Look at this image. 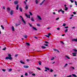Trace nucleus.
Listing matches in <instances>:
<instances>
[{
  "instance_id": "33",
  "label": "nucleus",
  "mask_w": 77,
  "mask_h": 77,
  "mask_svg": "<svg viewBox=\"0 0 77 77\" xmlns=\"http://www.w3.org/2000/svg\"><path fill=\"white\" fill-rule=\"evenodd\" d=\"M71 68H72V69H73V70L75 69V68H74V67L72 66L71 67Z\"/></svg>"
},
{
  "instance_id": "39",
  "label": "nucleus",
  "mask_w": 77,
  "mask_h": 77,
  "mask_svg": "<svg viewBox=\"0 0 77 77\" xmlns=\"http://www.w3.org/2000/svg\"><path fill=\"white\" fill-rule=\"evenodd\" d=\"M6 48L5 47L4 48L2 49V50H6Z\"/></svg>"
},
{
  "instance_id": "23",
  "label": "nucleus",
  "mask_w": 77,
  "mask_h": 77,
  "mask_svg": "<svg viewBox=\"0 0 77 77\" xmlns=\"http://www.w3.org/2000/svg\"><path fill=\"white\" fill-rule=\"evenodd\" d=\"M18 7H19L18 5H17V6L16 7V10H18Z\"/></svg>"
},
{
  "instance_id": "44",
  "label": "nucleus",
  "mask_w": 77,
  "mask_h": 77,
  "mask_svg": "<svg viewBox=\"0 0 77 77\" xmlns=\"http://www.w3.org/2000/svg\"><path fill=\"white\" fill-rule=\"evenodd\" d=\"M8 55L9 57H11V54H8Z\"/></svg>"
},
{
  "instance_id": "15",
  "label": "nucleus",
  "mask_w": 77,
  "mask_h": 77,
  "mask_svg": "<svg viewBox=\"0 0 77 77\" xmlns=\"http://www.w3.org/2000/svg\"><path fill=\"white\" fill-rule=\"evenodd\" d=\"M68 63L65 64L64 66V68H66V67L67 66H68Z\"/></svg>"
},
{
  "instance_id": "22",
  "label": "nucleus",
  "mask_w": 77,
  "mask_h": 77,
  "mask_svg": "<svg viewBox=\"0 0 77 77\" xmlns=\"http://www.w3.org/2000/svg\"><path fill=\"white\" fill-rule=\"evenodd\" d=\"M20 63H22L23 64H25V63L24 62L22 61V60H21L20 61Z\"/></svg>"
},
{
  "instance_id": "20",
  "label": "nucleus",
  "mask_w": 77,
  "mask_h": 77,
  "mask_svg": "<svg viewBox=\"0 0 77 77\" xmlns=\"http://www.w3.org/2000/svg\"><path fill=\"white\" fill-rule=\"evenodd\" d=\"M1 27L2 28L3 30H4V29H5V28H4V27H3V25H1Z\"/></svg>"
},
{
  "instance_id": "25",
  "label": "nucleus",
  "mask_w": 77,
  "mask_h": 77,
  "mask_svg": "<svg viewBox=\"0 0 77 77\" xmlns=\"http://www.w3.org/2000/svg\"><path fill=\"white\" fill-rule=\"evenodd\" d=\"M25 9H28V6L27 5H26V6L25 7Z\"/></svg>"
},
{
  "instance_id": "4",
  "label": "nucleus",
  "mask_w": 77,
  "mask_h": 77,
  "mask_svg": "<svg viewBox=\"0 0 77 77\" xmlns=\"http://www.w3.org/2000/svg\"><path fill=\"white\" fill-rule=\"evenodd\" d=\"M5 59L6 60L9 59L10 60H11V59H12V58L11 57H5Z\"/></svg>"
},
{
  "instance_id": "6",
  "label": "nucleus",
  "mask_w": 77,
  "mask_h": 77,
  "mask_svg": "<svg viewBox=\"0 0 77 77\" xmlns=\"http://www.w3.org/2000/svg\"><path fill=\"white\" fill-rule=\"evenodd\" d=\"M14 10H11L10 12V15H13V14H14Z\"/></svg>"
},
{
  "instance_id": "1",
  "label": "nucleus",
  "mask_w": 77,
  "mask_h": 77,
  "mask_svg": "<svg viewBox=\"0 0 77 77\" xmlns=\"http://www.w3.org/2000/svg\"><path fill=\"white\" fill-rule=\"evenodd\" d=\"M73 51H74V52L72 53V54H73L72 56H77V50L76 49H74L73 50Z\"/></svg>"
},
{
  "instance_id": "12",
  "label": "nucleus",
  "mask_w": 77,
  "mask_h": 77,
  "mask_svg": "<svg viewBox=\"0 0 77 77\" xmlns=\"http://www.w3.org/2000/svg\"><path fill=\"white\" fill-rule=\"evenodd\" d=\"M8 12H9L11 11V8H7Z\"/></svg>"
},
{
  "instance_id": "8",
  "label": "nucleus",
  "mask_w": 77,
  "mask_h": 77,
  "mask_svg": "<svg viewBox=\"0 0 77 77\" xmlns=\"http://www.w3.org/2000/svg\"><path fill=\"white\" fill-rule=\"evenodd\" d=\"M72 41H75V42H77V38H73V39H72Z\"/></svg>"
},
{
  "instance_id": "2",
  "label": "nucleus",
  "mask_w": 77,
  "mask_h": 77,
  "mask_svg": "<svg viewBox=\"0 0 77 77\" xmlns=\"http://www.w3.org/2000/svg\"><path fill=\"white\" fill-rule=\"evenodd\" d=\"M20 17L21 18V20L22 21V22H23V23L25 24H26V22L24 20V19H23V17H22V16H20Z\"/></svg>"
},
{
  "instance_id": "27",
  "label": "nucleus",
  "mask_w": 77,
  "mask_h": 77,
  "mask_svg": "<svg viewBox=\"0 0 77 77\" xmlns=\"http://www.w3.org/2000/svg\"><path fill=\"white\" fill-rule=\"evenodd\" d=\"M45 69H47V70H49L50 69H49L47 67H45Z\"/></svg>"
},
{
  "instance_id": "18",
  "label": "nucleus",
  "mask_w": 77,
  "mask_h": 77,
  "mask_svg": "<svg viewBox=\"0 0 77 77\" xmlns=\"http://www.w3.org/2000/svg\"><path fill=\"white\" fill-rule=\"evenodd\" d=\"M54 51H57V52H59V51H58V50H57L56 49H54Z\"/></svg>"
},
{
  "instance_id": "47",
  "label": "nucleus",
  "mask_w": 77,
  "mask_h": 77,
  "mask_svg": "<svg viewBox=\"0 0 77 77\" xmlns=\"http://www.w3.org/2000/svg\"><path fill=\"white\" fill-rule=\"evenodd\" d=\"M72 75H69L68 76H66V77H72Z\"/></svg>"
},
{
  "instance_id": "45",
  "label": "nucleus",
  "mask_w": 77,
  "mask_h": 77,
  "mask_svg": "<svg viewBox=\"0 0 77 77\" xmlns=\"http://www.w3.org/2000/svg\"><path fill=\"white\" fill-rule=\"evenodd\" d=\"M61 12H62V14H64V11L62 10Z\"/></svg>"
},
{
  "instance_id": "3",
  "label": "nucleus",
  "mask_w": 77,
  "mask_h": 77,
  "mask_svg": "<svg viewBox=\"0 0 77 77\" xmlns=\"http://www.w3.org/2000/svg\"><path fill=\"white\" fill-rule=\"evenodd\" d=\"M37 17L38 19V20H42V17H41V16L39 15H37Z\"/></svg>"
},
{
  "instance_id": "37",
  "label": "nucleus",
  "mask_w": 77,
  "mask_h": 77,
  "mask_svg": "<svg viewBox=\"0 0 77 77\" xmlns=\"http://www.w3.org/2000/svg\"><path fill=\"white\" fill-rule=\"evenodd\" d=\"M2 70L4 72H5V71H6V69H2Z\"/></svg>"
},
{
  "instance_id": "9",
  "label": "nucleus",
  "mask_w": 77,
  "mask_h": 77,
  "mask_svg": "<svg viewBox=\"0 0 77 77\" xmlns=\"http://www.w3.org/2000/svg\"><path fill=\"white\" fill-rule=\"evenodd\" d=\"M11 30H12L13 32L14 31H15V28H14V26H12L11 27Z\"/></svg>"
},
{
  "instance_id": "24",
  "label": "nucleus",
  "mask_w": 77,
  "mask_h": 77,
  "mask_svg": "<svg viewBox=\"0 0 77 77\" xmlns=\"http://www.w3.org/2000/svg\"><path fill=\"white\" fill-rule=\"evenodd\" d=\"M31 20L32 21H34V19H33V17H32Z\"/></svg>"
},
{
  "instance_id": "64",
  "label": "nucleus",
  "mask_w": 77,
  "mask_h": 77,
  "mask_svg": "<svg viewBox=\"0 0 77 77\" xmlns=\"http://www.w3.org/2000/svg\"><path fill=\"white\" fill-rule=\"evenodd\" d=\"M71 17H73L74 16V15L72 14L71 15Z\"/></svg>"
},
{
  "instance_id": "11",
  "label": "nucleus",
  "mask_w": 77,
  "mask_h": 77,
  "mask_svg": "<svg viewBox=\"0 0 77 77\" xmlns=\"http://www.w3.org/2000/svg\"><path fill=\"white\" fill-rule=\"evenodd\" d=\"M45 2V1H44V0H43V1H42L41 3H40V5H42L44 3V2Z\"/></svg>"
},
{
  "instance_id": "7",
  "label": "nucleus",
  "mask_w": 77,
  "mask_h": 77,
  "mask_svg": "<svg viewBox=\"0 0 77 77\" xmlns=\"http://www.w3.org/2000/svg\"><path fill=\"white\" fill-rule=\"evenodd\" d=\"M35 2L36 5H38V4L39 3V1H38V0H35Z\"/></svg>"
},
{
  "instance_id": "60",
  "label": "nucleus",
  "mask_w": 77,
  "mask_h": 77,
  "mask_svg": "<svg viewBox=\"0 0 77 77\" xmlns=\"http://www.w3.org/2000/svg\"><path fill=\"white\" fill-rule=\"evenodd\" d=\"M24 3L25 4V5H26V1H24Z\"/></svg>"
},
{
  "instance_id": "51",
  "label": "nucleus",
  "mask_w": 77,
  "mask_h": 77,
  "mask_svg": "<svg viewBox=\"0 0 77 77\" xmlns=\"http://www.w3.org/2000/svg\"><path fill=\"white\" fill-rule=\"evenodd\" d=\"M37 26H40V24H37Z\"/></svg>"
},
{
  "instance_id": "38",
  "label": "nucleus",
  "mask_w": 77,
  "mask_h": 77,
  "mask_svg": "<svg viewBox=\"0 0 77 77\" xmlns=\"http://www.w3.org/2000/svg\"><path fill=\"white\" fill-rule=\"evenodd\" d=\"M32 75H33V76H35V75H36V74L35 73H33L32 74Z\"/></svg>"
},
{
  "instance_id": "5",
  "label": "nucleus",
  "mask_w": 77,
  "mask_h": 77,
  "mask_svg": "<svg viewBox=\"0 0 77 77\" xmlns=\"http://www.w3.org/2000/svg\"><path fill=\"white\" fill-rule=\"evenodd\" d=\"M25 16L27 17V18H30V15H29L28 16L27 15V14H25Z\"/></svg>"
},
{
  "instance_id": "32",
  "label": "nucleus",
  "mask_w": 77,
  "mask_h": 77,
  "mask_svg": "<svg viewBox=\"0 0 77 77\" xmlns=\"http://www.w3.org/2000/svg\"><path fill=\"white\" fill-rule=\"evenodd\" d=\"M68 32V29H66L64 31V32H65V33H66V32Z\"/></svg>"
},
{
  "instance_id": "17",
  "label": "nucleus",
  "mask_w": 77,
  "mask_h": 77,
  "mask_svg": "<svg viewBox=\"0 0 77 77\" xmlns=\"http://www.w3.org/2000/svg\"><path fill=\"white\" fill-rule=\"evenodd\" d=\"M72 76H73V77H77V75H76L75 74H72Z\"/></svg>"
},
{
  "instance_id": "34",
  "label": "nucleus",
  "mask_w": 77,
  "mask_h": 77,
  "mask_svg": "<svg viewBox=\"0 0 77 77\" xmlns=\"http://www.w3.org/2000/svg\"><path fill=\"white\" fill-rule=\"evenodd\" d=\"M54 57H52L51 58V60H54Z\"/></svg>"
},
{
  "instance_id": "49",
  "label": "nucleus",
  "mask_w": 77,
  "mask_h": 77,
  "mask_svg": "<svg viewBox=\"0 0 77 77\" xmlns=\"http://www.w3.org/2000/svg\"><path fill=\"white\" fill-rule=\"evenodd\" d=\"M45 36H46V37H47V38H50L49 35H45Z\"/></svg>"
},
{
  "instance_id": "21",
  "label": "nucleus",
  "mask_w": 77,
  "mask_h": 77,
  "mask_svg": "<svg viewBox=\"0 0 77 77\" xmlns=\"http://www.w3.org/2000/svg\"><path fill=\"white\" fill-rule=\"evenodd\" d=\"M12 69H10L8 70V72H10L11 71H12Z\"/></svg>"
},
{
  "instance_id": "62",
  "label": "nucleus",
  "mask_w": 77,
  "mask_h": 77,
  "mask_svg": "<svg viewBox=\"0 0 77 77\" xmlns=\"http://www.w3.org/2000/svg\"><path fill=\"white\" fill-rule=\"evenodd\" d=\"M3 9H5V7H3Z\"/></svg>"
},
{
  "instance_id": "59",
  "label": "nucleus",
  "mask_w": 77,
  "mask_h": 77,
  "mask_svg": "<svg viewBox=\"0 0 77 77\" xmlns=\"http://www.w3.org/2000/svg\"><path fill=\"white\" fill-rule=\"evenodd\" d=\"M51 35V33H48V36H50V35Z\"/></svg>"
},
{
  "instance_id": "28",
  "label": "nucleus",
  "mask_w": 77,
  "mask_h": 77,
  "mask_svg": "<svg viewBox=\"0 0 77 77\" xmlns=\"http://www.w3.org/2000/svg\"><path fill=\"white\" fill-rule=\"evenodd\" d=\"M65 11H67L68 10V8L67 7H65V8L64 9Z\"/></svg>"
},
{
  "instance_id": "54",
  "label": "nucleus",
  "mask_w": 77,
  "mask_h": 77,
  "mask_svg": "<svg viewBox=\"0 0 77 77\" xmlns=\"http://www.w3.org/2000/svg\"><path fill=\"white\" fill-rule=\"evenodd\" d=\"M60 42H61V43H62L63 44H64V43H63V42L62 41H60Z\"/></svg>"
},
{
  "instance_id": "43",
  "label": "nucleus",
  "mask_w": 77,
  "mask_h": 77,
  "mask_svg": "<svg viewBox=\"0 0 77 77\" xmlns=\"http://www.w3.org/2000/svg\"><path fill=\"white\" fill-rule=\"evenodd\" d=\"M53 70L51 69H50V72H53Z\"/></svg>"
},
{
  "instance_id": "35",
  "label": "nucleus",
  "mask_w": 77,
  "mask_h": 77,
  "mask_svg": "<svg viewBox=\"0 0 77 77\" xmlns=\"http://www.w3.org/2000/svg\"><path fill=\"white\" fill-rule=\"evenodd\" d=\"M29 73L30 74H33V72H29Z\"/></svg>"
},
{
  "instance_id": "10",
  "label": "nucleus",
  "mask_w": 77,
  "mask_h": 77,
  "mask_svg": "<svg viewBox=\"0 0 77 77\" xmlns=\"http://www.w3.org/2000/svg\"><path fill=\"white\" fill-rule=\"evenodd\" d=\"M14 3L15 5H17L18 3V1H16L14 2Z\"/></svg>"
},
{
  "instance_id": "46",
  "label": "nucleus",
  "mask_w": 77,
  "mask_h": 77,
  "mask_svg": "<svg viewBox=\"0 0 77 77\" xmlns=\"http://www.w3.org/2000/svg\"><path fill=\"white\" fill-rule=\"evenodd\" d=\"M63 26H66V24L65 23H63Z\"/></svg>"
},
{
  "instance_id": "48",
  "label": "nucleus",
  "mask_w": 77,
  "mask_h": 77,
  "mask_svg": "<svg viewBox=\"0 0 77 77\" xmlns=\"http://www.w3.org/2000/svg\"><path fill=\"white\" fill-rule=\"evenodd\" d=\"M44 45H45V46H46L47 47H48V45L47 44H45Z\"/></svg>"
},
{
  "instance_id": "29",
  "label": "nucleus",
  "mask_w": 77,
  "mask_h": 77,
  "mask_svg": "<svg viewBox=\"0 0 77 77\" xmlns=\"http://www.w3.org/2000/svg\"><path fill=\"white\" fill-rule=\"evenodd\" d=\"M29 26H30V27H32V25H31V24H30V23H28Z\"/></svg>"
},
{
  "instance_id": "57",
  "label": "nucleus",
  "mask_w": 77,
  "mask_h": 77,
  "mask_svg": "<svg viewBox=\"0 0 77 77\" xmlns=\"http://www.w3.org/2000/svg\"><path fill=\"white\" fill-rule=\"evenodd\" d=\"M73 13L75 14V15L76 14V13L75 12H73Z\"/></svg>"
},
{
  "instance_id": "13",
  "label": "nucleus",
  "mask_w": 77,
  "mask_h": 77,
  "mask_svg": "<svg viewBox=\"0 0 77 77\" xmlns=\"http://www.w3.org/2000/svg\"><path fill=\"white\" fill-rule=\"evenodd\" d=\"M23 67L25 68H29V66H24Z\"/></svg>"
},
{
  "instance_id": "61",
  "label": "nucleus",
  "mask_w": 77,
  "mask_h": 77,
  "mask_svg": "<svg viewBox=\"0 0 77 77\" xmlns=\"http://www.w3.org/2000/svg\"><path fill=\"white\" fill-rule=\"evenodd\" d=\"M45 43H46V44H48V42H45Z\"/></svg>"
},
{
  "instance_id": "41",
  "label": "nucleus",
  "mask_w": 77,
  "mask_h": 77,
  "mask_svg": "<svg viewBox=\"0 0 77 77\" xmlns=\"http://www.w3.org/2000/svg\"><path fill=\"white\" fill-rule=\"evenodd\" d=\"M29 14L30 15H33V14H32V13H31V12H29Z\"/></svg>"
},
{
  "instance_id": "52",
  "label": "nucleus",
  "mask_w": 77,
  "mask_h": 77,
  "mask_svg": "<svg viewBox=\"0 0 77 77\" xmlns=\"http://www.w3.org/2000/svg\"><path fill=\"white\" fill-rule=\"evenodd\" d=\"M57 29L58 30H60V28L59 27H58L57 28Z\"/></svg>"
},
{
  "instance_id": "53",
  "label": "nucleus",
  "mask_w": 77,
  "mask_h": 77,
  "mask_svg": "<svg viewBox=\"0 0 77 77\" xmlns=\"http://www.w3.org/2000/svg\"><path fill=\"white\" fill-rule=\"evenodd\" d=\"M59 18L57 17V18L56 19V20H59Z\"/></svg>"
},
{
  "instance_id": "55",
  "label": "nucleus",
  "mask_w": 77,
  "mask_h": 77,
  "mask_svg": "<svg viewBox=\"0 0 77 77\" xmlns=\"http://www.w3.org/2000/svg\"><path fill=\"white\" fill-rule=\"evenodd\" d=\"M26 61H27V62H29V61H30V60L29 59H27Z\"/></svg>"
},
{
  "instance_id": "63",
  "label": "nucleus",
  "mask_w": 77,
  "mask_h": 77,
  "mask_svg": "<svg viewBox=\"0 0 77 77\" xmlns=\"http://www.w3.org/2000/svg\"><path fill=\"white\" fill-rule=\"evenodd\" d=\"M71 2L72 3H73V2H74V1H72H72H71Z\"/></svg>"
},
{
  "instance_id": "36",
  "label": "nucleus",
  "mask_w": 77,
  "mask_h": 77,
  "mask_svg": "<svg viewBox=\"0 0 77 77\" xmlns=\"http://www.w3.org/2000/svg\"><path fill=\"white\" fill-rule=\"evenodd\" d=\"M24 37L25 38H27V35H25L24 36Z\"/></svg>"
},
{
  "instance_id": "40",
  "label": "nucleus",
  "mask_w": 77,
  "mask_h": 77,
  "mask_svg": "<svg viewBox=\"0 0 77 77\" xmlns=\"http://www.w3.org/2000/svg\"><path fill=\"white\" fill-rule=\"evenodd\" d=\"M37 69H38V70H41V69H40V68H39V67H37Z\"/></svg>"
},
{
  "instance_id": "50",
  "label": "nucleus",
  "mask_w": 77,
  "mask_h": 77,
  "mask_svg": "<svg viewBox=\"0 0 77 77\" xmlns=\"http://www.w3.org/2000/svg\"><path fill=\"white\" fill-rule=\"evenodd\" d=\"M38 63L39 65H41V62H38Z\"/></svg>"
},
{
  "instance_id": "14",
  "label": "nucleus",
  "mask_w": 77,
  "mask_h": 77,
  "mask_svg": "<svg viewBox=\"0 0 77 77\" xmlns=\"http://www.w3.org/2000/svg\"><path fill=\"white\" fill-rule=\"evenodd\" d=\"M32 27L33 30H38L36 28L34 27L33 26Z\"/></svg>"
},
{
  "instance_id": "16",
  "label": "nucleus",
  "mask_w": 77,
  "mask_h": 77,
  "mask_svg": "<svg viewBox=\"0 0 77 77\" xmlns=\"http://www.w3.org/2000/svg\"><path fill=\"white\" fill-rule=\"evenodd\" d=\"M65 56L66 57V58H67V59H70V57H69L68 56L66 55Z\"/></svg>"
},
{
  "instance_id": "42",
  "label": "nucleus",
  "mask_w": 77,
  "mask_h": 77,
  "mask_svg": "<svg viewBox=\"0 0 77 77\" xmlns=\"http://www.w3.org/2000/svg\"><path fill=\"white\" fill-rule=\"evenodd\" d=\"M25 75L27 76L28 75V74L27 73H25Z\"/></svg>"
},
{
  "instance_id": "58",
  "label": "nucleus",
  "mask_w": 77,
  "mask_h": 77,
  "mask_svg": "<svg viewBox=\"0 0 77 77\" xmlns=\"http://www.w3.org/2000/svg\"><path fill=\"white\" fill-rule=\"evenodd\" d=\"M75 27H73L72 28V29H75Z\"/></svg>"
},
{
  "instance_id": "30",
  "label": "nucleus",
  "mask_w": 77,
  "mask_h": 77,
  "mask_svg": "<svg viewBox=\"0 0 77 77\" xmlns=\"http://www.w3.org/2000/svg\"><path fill=\"white\" fill-rule=\"evenodd\" d=\"M21 24V23H20L19 24H16V26H19V25H20Z\"/></svg>"
},
{
  "instance_id": "56",
  "label": "nucleus",
  "mask_w": 77,
  "mask_h": 77,
  "mask_svg": "<svg viewBox=\"0 0 77 77\" xmlns=\"http://www.w3.org/2000/svg\"><path fill=\"white\" fill-rule=\"evenodd\" d=\"M64 28L65 29H67V28H68V26L65 27Z\"/></svg>"
},
{
  "instance_id": "31",
  "label": "nucleus",
  "mask_w": 77,
  "mask_h": 77,
  "mask_svg": "<svg viewBox=\"0 0 77 77\" xmlns=\"http://www.w3.org/2000/svg\"><path fill=\"white\" fill-rule=\"evenodd\" d=\"M20 12H22V11H23V10H22V8H20Z\"/></svg>"
},
{
  "instance_id": "19",
  "label": "nucleus",
  "mask_w": 77,
  "mask_h": 77,
  "mask_svg": "<svg viewBox=\"0 0 77 77\" xmlns=\"http://www.w3.org/2000/svg\"><path fill=\"white\" fill-rule=\"evenodd\" d=\"M43 49H45V48H46V47L44 46H42L41 47Z\"/></svg>"
},
{
  "instance_id": "26",
  "label": "nucleus",
  "mask_w": 77,
  "mask_h": 77,
  "mask_svg": "<svg viewBox=\"0 0 77 77\" xmlns=\"http://www.w3.org/2000/svg\"><path fill=\"white\" fill-rule=\"evenodd\" d=\"M26 45H28L29 46H30V44L29 43H27V42L26 43Z\"/></svg>"
}]
</instances>
